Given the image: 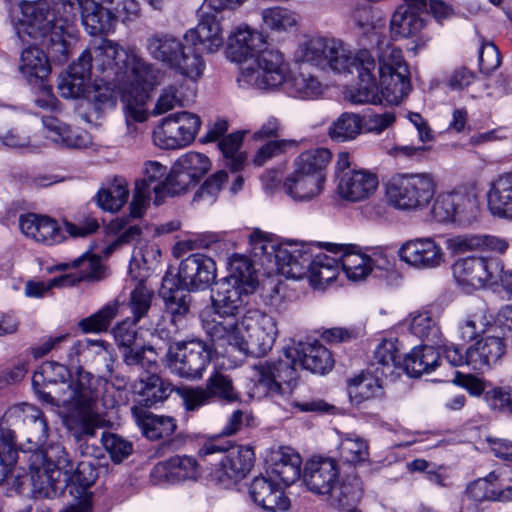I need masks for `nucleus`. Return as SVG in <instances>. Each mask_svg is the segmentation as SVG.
<instances>
[{"label":"nucleus","instance_id":"obj_64","mask_svg":"<svg viewBox=\"0 0 512 512\" xmlns=\"http://www.w3.org/2000/svg\"><path fill=\"white\" fill-rule=\"evenodd\" d=\"M361 132L362 118L354 113H343L329 129L331 139L339 142L353 140Z\"/></svg>","mask_w":512,"mask_h":512},{"label":"nucleus","instance_id":"obj_41","mask_svg":"<svg viewBox=\"0 0 512 512\" xmlns=\"http://www.w3.org/2000/svg\"><path fill=\"white\" fill-rule=\"evenodd\" d=\"M487 200L493 215L512 219V173L499 176L491 184Z\"/></svg>","mask_w":512,"mask_h":512},{"label":"nucleus","instance_id":"obj_18","mask_svg":"<svg viewBox=\"0 0 512 512\" xmlns=\"http://www.w3.org/2000/svg\"><path fill=\"white\" fill-rule=\"evenodd\" d=\"M401 261L420 270L436 269L445 263V252L434 237L406 240L398 250Z\"/></svg>","mask_w":512,"mask_h":512},{"label":"nucleus","instance_id":"obj_24","mask_svg":"<svg viewBox=\"0 0 512 512\" xmlns=\"http://www.w3.org/2000/svg\"><path fill=\"white\" fill-rule=\"evenodd\" d=\"M249 294L238 284L225 279L218 281L215 289L212 290L211 301L214 316L209 321L213 319L216 321H224L227 318L235 319V315L245 303L244 298ZM202 316L203 321L206 317L204 314Z\"/></svg>","mask_w":512,"mask_h":512},{"label":"nucleus","instance_id":"obj_34","mask_svg":"<svg viewBox=\"0 0 512 512\" xmlns=\"http://www.w3.org/2000/svg\"><path fill=\"white\" fill-rule=\"evenodd\" d=\"M29 469L32 491L36 496L55 498L64 492V475L60 470L54 469L51 464L45 466L29 461Z\"/></svg>","mask_w":512,"mask_h":512},{"label":"nucleus","instance_id":"obj_3","mask_svg":"<svg viewBox=\"0 0 512 512\" xmlns=\"http://www.w3.org/2000/svg\"><path fill=\"white\" fill-rule=\"evenodd\" d=\"M333 364L331 352L317 341L299 342L284 350V358L277 362H260L254 366V371L258 385L268 394L285 395L297 382L298 368L325 374Z\"/></svg>","mask_w":512,"mask_h":512},{"label":"nucleus","instance_id":"obj_46","mask_svg":"<svg viewBox=\"0 0 512 512\" xmlns=\"http://www.w3.org/2000/svg\"><path fill=\"white\" fill-rule=\"evenodd\" d=\"M439 361V353L432 345L414 347L403 359V368L411 377H418L423 373L433 371Z\"/></svg>","mask_w":512,"mask_h":512},{"label":"nucleus","instance_id":"obj_32","mask_svg":"<svg viewBox=\"0 0 512 512\" xmlns=\"http://www.w3.org/2000/svg\"><path fill=\"white\" fill-rule=\"evenodd\" d=\"M249 493L256 504L268 511H285L290 506L280 483L270 477H255L250 484Z\"/></svg>","mask_w":512,"mask_h":512},{"label":"nucleus","instance_id":"obj_62","mask_svg":"<svg viewBox=\"0 0 512 512\" xmlns=\"http://www.w3.org/2000/svg\"><path fill=\"white\" fill-rule=\"evenodd\" d=\"M338 449L341 459L346 463L358 465L369 459L367 440L355 433L343 434Z\"/></svg>","mask_w":512,"mask_h":512},{"label":"nucleus","instance_id":"obj_29","mask_svg":"<svg viewBox=\"0 0 512 512\" xmlns=\"http://www.w3.org/2000/svg\"><path fill=\"white\" fill-rule=\"evenodd\" d=\"M134 325L133 321H123L113 329L114 338L121 350L123 360L127 365H139L148 371H154L157 367L156 361L145 356L146 351L153 353V349L135 347L137 333Z\"/></svg>","mask_w":512,"mask_h":512},{"label":"nucleus","instance_id":"obj_58","mask_svg":"<svg viewBox=\"0 0 512 512\" xmlns=\"http://www.w3.org/2000/svg\"><path fill=\"white\" fill-rule=\"evenodd\" d=\"M408 322L410 331L415 336L432 343L440 339L438 316L432 311H415L409 315Z\"/></svg>","mask_w":512,"mask_h":512},{"label":"nucleus","instance_id":"obj_13","mask_svg":"<svg viewBox=\"0 0 512 512\" xmlns=\"http://www.w3.org/2000/svg\"><path fill=\"white\" fill-rule=\"evenodd\" d=\"M19 8L22 17L17 28L18 36L23 39V35L27 34L43 46L52 47L57 52L58 46L52 39L53 31L56 30V14L50 11L47 1H21Z\"/></svg>","mask_w":512,"mask_h":512},{"label":"nucleus","instance_id":"obj_45","mask_svg":"<svg viewBox=\"0 0 512 512\" xmlns=\"http://www.w3.org/2000/svg\"><path fill=\"white\" fill-rule=\"evenodd\" d=\"M184 44L171 34L157 33L147 38L146 48L152 58L171 68Z\"/></svg>","mask_w":512,"mask_h":512},{"label":"nucleus","instance_id":"obj_30","mask_svg":"<svg viewBox=\"0 0 512 512\" xmlns=\"http://www.w3.org/2000/svg\"><path fill=\"white\" fill-rule=\"evenodd\" d=\"M21 232L28 238L45 245H55L66 238L56 220L48 217L29 213L19 218Z\"/></svg>","mask_w":512,"mask_h":512},{"label":"nucleus","instance_id":"obj_63","mask_svg":"<svg viewBox=\"0 0 512 512\" xmlns=\"http://www.w3.org/2000/svg\"><path fill=\"white\" fill-rule=\"evenodd\" d=\"M139 394L143 397L146 406L162 402L168 398L173 388L170 383L164 382L158 375L150 373L140 380Z\"/></svg>","mask_w":512,"mask_h":512},{"label":"nucleus","instance_id":"obj_28","mask_svg":"<svg viewBox=\"0 0 512 512\" xmlns=\"http://www.w3.org/2000/svg\"><path fill=\"white\" fill-rule=\"evenodd\" d=\"M183 41L194 47L199 45L205 53H216L224 44L221 21L214 15H204L196 27L185 32Z\"/></svg>","mask_w":512,"mask_h":512},{"label":"nucleus","instance_id":"obj_51","mask_svg":"<svg viewBox=\"0 0 512 512\" xmlns=\"http://www.w3.org/2000/svg\"><path fill=\"white\" fill-rule=\"evenodd\" d=\"M224 279L242 286V289L247 293H253L258 286L256 272L251 260L240 254H234L230 258L229 275Z\"/></svg>","mask_w":512,"mask_h":512},{"label":"nucleus","instance_id":"obj_9","mask_svg":"<svg viewBox=\"0 0 512 512\" xmlns=\"http://www.w3.org/2000/svg\"><path fill=\"white\" fill-rule=\"evenodd\" d=\"M291 72V63L285 54L277 48H267L253 62L241 68L237 81L243 87L270 92L283 91Z\"/></svg>","mask_w":512,"mask_h":512},{"label":"nucleus","instance_id":"obj_23","mask_svg":"<svg viewBox=\"0 0 512 512\" xmlns=\"http://www.w3.org/2000/svg\"><path fill=\"white\" fill-rule=\"evenodd\" d=\"M266 40L262 32L247 24L235 27L228 36L226 54L232 62L243 63L255 59Z\"/></svg>","mask_w":512,"mask_h":512},{"label":"nucleus","instance_id":"obj_16","mask_svg":"<svg viewBox=\"0 0 512 512\" xmlns=\"http://www.w3.org/2000/svg\"><path fill=\"white\" fill-rule=\"evenodd\" d=\"M500 269L501 260L478 256L460 258L452 265L456 283L467 291L493 286Z\"/></svg>","mask_w":512,"mask_h":512},{"label":"nucleus","instance_id":"obj_54","mask_svg":"<svg viewBox=\"0 0 512 512\" xmlns=\"http://www.w3.org/2000/svg\"><path fill=\"white\" fill-rule=\"evenodd\" d=\"M287 80L283 92L288 95L299 99H313L322 95L324 85L318 80L317 77L310 73H294L291 72V77Z\"/></svg>","mask_w":512,"mask_h":512},{"label":"nucleus","instance_id":"obj_19","mask_svg":"<svg viewBox=\"0 0 512 512\" xmlns=\"http://www.w3.org/2000/svg\"><path fill=\"white\" fill-rule=\"evenodd\" d=\"M210 168V160L204 154L194 151L183 154L171 169L168 191L171 195L185 192L191 185H195Z\"/></svg>","mask_w":512,"mask_h":512},{"label":"nucleus","instance_id":"obj_14","mask_svg":"<svg viewBox=\"0 0 512 512\" xmlns=\"http://www.w3.org/2000/svg\"><path fill=\"white\" fill-rule=\"evenodd\" d=\"M221 452L223 455L218 467L213 472L214 479L224 487H230L242 480L254 464V452L250 447L231 446L225 449L215 443H208L201 448L203 455Z\"/></svg>","mask_w":512,"mask_h":512},{"label":"nucleus","instance_id":"obj_7","mask_svg":"<svg viewBox=\"0 0 512 512\" xmlns=\"http://www.w3.org/2000/svg\"><path fill=\"white\" fill-rule=\"evenodd\" d=\"M339 473L335 459L312 457L305 464L303 481L312 493L328 496L332 508L343 510L358 500L359 492L349 484H340Z\"/></svg>","mask_w":512,"mask_h":512},{"label":"nucleus","instance_id":"obj_1","mask_svg":"<svg viewBox=\"0 0 512 512\" xmlns=\"http://www.w3.org/2000/svg\"><path fill=\"white\" fill-rule=\"evenodd\" d=\"M298 60L337 73L354 68L359 85L347 93L353 104H399L409 93L411 85L403 52L390 43H378V63L369 50L354 55L340 40L314 36L303 41L297 49Z\"/></svg>","mask_w":512,"mask_h":512},{"label":"nucleus","instance_id":"obj_26","mask_svg":"<svg viewBox=\"0 0 512 512\" xmlns=\"http://www.w3.org/2000/svg\"><path fill=\"white\" fill-rule=\"evenodd\" d=\"M325 249L339 256L341 269L350 281L364 280L372 271L374 262L370 256L361 253L356 245L326 242Z\"/></svg>","mask_w":512,"mask_h":512},{"label":"nucleus","instance_id":"obj_10","mask_svg":"<svg viewBox=\"0 0 512 512\" xmlns=\"http://www.w3.org/2000/svg\"><path fill=\"white\" fill-rule=\"evenodd\" d=\"M83 1V27L91 36L110 32L118 21L127 24L141 16V4L138 0Z\"/></svg>","mask_w":512,"mask_h":512},{"label":"nucleus","instance_id":"obj_56","mask_svg":"<svg viewBox=\"0 0 512 512\" xmlns=\"http://www.w3.org/2000/svg\"><path fill=\"white\" fill-rule=\"evenodd\" d=\"M74 356L82 357L84 362L92 360L96 365L104 363L106 371L108 373L112 372V357L102 342H77L70 348L69 358L71 364L75 363ZM81 362V359H76V363Z\"/></svg>","mask_w":512,"mask_h":512},{"label":"nucleus","instance_id":"obj_36","mask_svg":"<svg viewBox=\"0 0 512 512\" xmlns=\"http://www.w3.org/2000/svg\"><path fill=\"white\" fill-rule=\"evenodd\" d=\"M78 10H80L81 22L83 23V0H62L53 10L56 14V30L53 31L52 39L58 46V53H65L66 51V37H70L74 33V21Z\"/></svg>","mask_w":512,"mask_h":512},{"label":"nucleus","instance_id":"obj_55","mask_svg":"<svg viewBox=\"0 0 512 512\" xmlns=\"http://www.w3.org/2000/svg\"><path fill=\"white\" fill-rule=\"evenodd\" d=\"M107 230L117 238L103 249L105 255H110L118 247L138 241L142 230L138 224L132 223L129 217H117L110 221Z\"/></svg>","mask_w":512,"mask_h":512},{"label":"nucleus","instance_id":"obj_48","mask_svg":"<svg viewBox=\"0 0 512 512\" xmlns=\"http://www.w3.org/2000/svg\"><path fill=\"white\" fill-rule=\"evenodd\" d=\"M97 477L96 469L90 462H80L76 468L72 465L71 471L64 474L65 489L69 494L86 502L87 491Z\"/></svg>","mask_w":512,"mask_h":512},{"label":"nucleus","instance_id":"obj_4","mask_svg":"<svg viewBox=\"0 0 512 512\" xmlns=\"http://www.w3.org/2000/svg\"><path fill=\"white\" fill-rule=\"evenodd\" d=\"M80 57L91 67V73L101 81L142 87L156 79L154 66L142 58L135 48H124L109 39H102Z\"/></svg>","mask_w":512,"mask_h":512},{"label":"nucleus","instance_id":"obj_33","mask_svg":"<svg viewBox=\"0 0 512 512\" xmlns=\"http://www.w3.org/2000/svg\"><path fill=\"white\" fill-rule=\"evenodd\" d=\"M42 123L46 138L60 147L82 149L91 144V138L87 132L73 129L56 117L45 116L42 118Z\"/></svg>","mask_w":512,"mask_h":512},{"label":"nucleus","instance_id":"obj_20","mask_svg":"<svg viewBox=\"0 0 512 512\" xmlns=\"http://www.w3.org/2000/svg\"><path fill=\"white\" fill-rule=\"evenodd\" d=\"M476 199L464 191L440 193L432 205L433 218L441 223L466 222L475 216Z\"/></svg>","mask_w":512,"mask_h":512},{"label":"nucleus","instance_id":"obj_22","mask_svg":"<svg viewBox=\"0 0 512 512\" xmlns=\"http://www.w3.org/2000/svg\"><path fill=\"white\" fill-rule=\"evenodd\" d=\"M177 276L184 289L205 290L215 282L216 263L204 254L195 253L181 261Z\"/></svg>","mask_w":512,"mask_h":512},{"label":"nucleus","instance_id":"obj_15","mask_svg":"<svg viewBox=\"0 0 512 512\" xmlns=\"http://www.w3.org/2000/svg\"><path fill=\"white\" fill-rule=\"evenodd\" d=\"M159 294L164 301L165 310L170 316V321L163 326H159L157 333L162 339L172 341L188 329L191 297L183 289L175 287L174 279L169 276L163 278Z\"/></svg>","mask_w":512,"mask_h":512},{"label":"nucleus","instance_id":"obj_6","mask_svg":"<svg viewBox=\"0 0 512 512\" xmlns=\"http://www.w3.org/2000/svg\"><path fill=\"white\" fill-rule=\"evenodd\" d=\"M251 254L269 276L280 274L297 277L303 273L302 264H293L295 257L307 260L305 243L296 241L279 242L272 234L254 229L249 235Z\"/></svg>","mask_w":512,"mask_h":512},{"label":"nucleus","instance_id":"obj_61","mask_svg":"<svg viewBox=\"0 0 512 512\" xmlns=\"http://www.w3.org/2000/svg\"><path fill=\"white\" fill-rule=\"evenodd\" d=\"M143 434L151 440H157L171 436L177 425L176 420L171 416L145 413L137 419Z\"/></svg>","mask_w":512,"mask_h":512},{"label":"nucleus","instance_id":"obj_40","mask_svg":"<svg viewBox=\"0 0 512 512\" xmlns=\"http://www.w3.org/2000/svg\"><path fill=\"white\" fill-rule=\"evenodd\" d=\"M326 181L317 176H310L293 171L284 181L286 194L294 201L312 200L322 194Z\"/></svg>","mask_w":512,"mask_h":512},{"label":"nucleus","instance_id":"obj_39","mask_svg":"<svg viewBox=\"0 0 512 512\" xmlns=\"http://www.w3.org/2000/svg\"><path fill=\"white\" fill-rule=\"evenodd\" d=\"M301 457L290 448H280L273 453L268 474L277 483L289 486L300 477Z\"/></svg>","mask_w":512,"mask_h":512},{"label":"nucleus","instance_id":"obj_25","mask_svg":"<svg viewBox=\"0 0 512 512\" xmlns=\"http://www.w3.org/2000/svg\"><path fill=\"white\" fill-rule=\"evenodd\" d=\"M338 195L350 202H360L372 197L378 189L379 180L368 170H349L337 176Z\"/></svg>","mask_w":512,"mask_h":512},{"label":"nucleus","instance_id":"obj_37","mask_svg":"<svg viewBox=\"0 0 512 512\" xmlns=\"http://www.w3.org/2000/svg\"><path fill=\"white\" fill-rule=\"evenodd\" d=\"M445 359L452 366L458 367L467 365L472 370L484 373L496 364L494 360L484 355L480 349L478 340L468 346L465 351L455 344L445 345L442 351Z\"/></svg>","mask_w":512,"mask_h":512},{"label":"nucleus","instance_id":"obj_21","mask_svg":"<svg viewBox=\"0 0 512 512\" xmlns=\"http://www.w3.org/2000/svg\"><path fill=\"white\" fill-rule=\"evenodd\" d=\"M307 260L303 261L302 257H295L293 264H302L303 273L300 276L292 277L293 279H302L307 277L310 284L315 288H323L326 284L334 281L340 270L339 256L334 254L327 255L325 253H313V247L305 243Z\"/></svg>","mask_w":512,"mask_h":512},{"label":"nucleus","instance_id":"obj_52","mask_svg":"<svg viewBox=\"0 0 512 512\" xmlns=\"http://www.w3.org/2000/svg\"><path fill=\"white\" fill-rule=\"evenodd\" d=\"M206 64L203 57L195 51V47L185 43L171 66L182 76L193 82L192 85L203 76Z\"/></svg>","mask_w":512,"mask_h":512},{"label":"nucleus","instance_id":"obj_44","mask_svg":"<svg viewBox=\"0 0 512 512\" xmlns=\"http://www.w3.org/2000/svg\"><path fill=\"white\" fill-rule=\"evenodd\" d=\"M157 78L151 84L136 87L133 84L123 85L122 101L126 121L142 123L146 121L148 114L146 109L147 89L154 86Z\"/></svg>","mask_w":512,"mask_h":512},{"label":"nucleus","instance_id":"obj_38","mask_svg":"<svg viewBox=\"0 0 512 512\" xmlns=\"http://www.w3.org/2000/svg\"><path fill=\"white\" fill-rule=\"evenodd\" d=\"M92 75L91 67L79 56L66 73L59 76L58 90L61 96L67 99L84 97Z\"/></svg>","mask_w":512,"mask_h":512},{"label":"nucleus","instance_id":"obj_57","mask_svg":"<svg viewBox=\"0 0 512 512\" xmlns=\"http://www.w3.org/2000/svg\"><path fill=\"white\" fill-rule=\"evenodd\" d=\"M383 394L379 377L369 372L361 373L349 381V397L355 404H360Z\"/></svg>","mask_w":512,"mask_h":512},{"label":"nucleus","instance_id":"obj_5","mask_svg":"<svg viewBox=\"0 0 512 512\" xmlns=\"http://www.w3.org/2000/svg\"><path fill=\"white\" fill-rule=\"evenodd\" d=\"M203 328L212 341L227 342L243 354L266 355L272 348L278 329L276 320L260 310H248L241 318L224 321L203 320Z\"/></svg>","mask_w":512,"mask_h":512},{"label":"nucleus","instance_id":"obj_27","mask_svg":"<svg viewBox=\"0 0 512 512\" xmlns=\"http://www.w3.org/2000/svg\"><path fill=\"white\" fill-rule=\"evenodd\" d=\"M17 458L15 433L0 422V484L6 481L19 490L27 475L22 467L16 465Z\"/></svg>","mask_w":512,"mask_h":512},{"label":"nucleus","instance_id":"obj_47","mask_svg":"<svg viewBox=\"0 0 512 512\" xmlns=\"http://www.w3.org/2000/svg\"><path fill=\"white\" fill-rule=\"evenodd\" d=\"M20 72L32 84L43 81L50 73L47 56L37 47H28L21 53Z\"/></svg>","mask_w":512,"mask_h":512},{"label":"nucleus","instance_id":"obj_17","mask_svg":"<svg viewBox=\"0 0 512 512\" xmlns=\"http://www.w3.org/2000/svg\"><path fill=\"white\" fill-rule=\"evenodd\" d=\"M26 442L28 450L34 452L43 448L48 439V423L43 412L34 405L23 403L11 407L5 414Z\"/></svg>","mask_w":512,"mask_h":512},{"label":"nucleus","instance_id":"obj_42","mask_svg":"<svg viewBox=\"0 0 512 512\" xmlns=\"http://www.w3.org/2000/svg\"><path fill=\"white\" fill-rule=\"evenodd\" d=\"M136 265L137 256L133 255L129 266V273L133 279H139V282L130 293L128 302V307L133 316V324H137L148 314L153 299V291L149 289L144 283L145 275L141 272L135 273Z\"/></svg>","mask_w":512,"mask_h":512},{"label":"nucleus","instance_id":"obj_2","mask_svg":"<svg viewBox=\"0 0 512 512\" xmlns=\"http://www.w3.org/2000/svg\"><path fill=\"white\" fill-rule=\"evenodd\" d=\"M32 384L41 400L70 409L63 423L77 441L93 437L102 426L101 381L91 373L78 368L73 376L65 365L45 362L34 373Z\"/></svg>","mask_w":512,"mask_h":512},{"label":"nucleus","instance_id":"obj_31","mask_svg":"<svg viewBox=\"0 0 512 512\" xmlns=\"http://www.w3.org/2000/svg\"><path fill=\"white\" fill-rule=\"evenodd\" d=\"M199 476L200 467L196 459L190 456L172 457L156 464L151 471V477L155 484L196 480Z\"/></svg>","mask_w":512,"mask_h":512},{"label":"nucleus","instance_id":"obj_35","mask_svg":"<svg viewBox=\"0 0 512 512\" xmlns=\"http://www.w3.org/2000/svg\"><path fill=\"white\" fill-rule=\"evenodd\" d=\"M195 97V85H191L187 80L176 81L161 90L151 114L159 116L177 107L188 106Z\"/></svg>","mask_w":512,"mask_h":512},{"label":"nucleus","instance_id":"obj_8","mask_svg":"<svg viewBox=\"0 0 512 512\" xmlns=\"http://www.w3.org/2000/svg\"><path fill=\"white\" fill-rule=\"evenodd\" d=\"M437 181L432 173H400L386 184V198L395 209L417 212L426 209L435 197Z\"/></svg>","mask_w":512,"mask_h":512},{"label":"nucleus","instance_id":"obj_12","mask_svg":"<svg viewBox=\"0 0 512 512\" xmlns=\"http://www.w3.org/2000/svg\"><path fill=\"white\" fill-rule=\"evenodd\" d=\"M201 127L197 114L182 111L163 118L153 131V142L161 149H179L191 144Z\"/></svg>","mask_w":512,"mask_h":512},{"label":"nucleus","instance_id":"obj_11","mask_svg":"<svg viewBox=\"0 0 512 512\" xmlns=\"http://www.w3.org/2000/svg\"><path fill=\"white\" fill-rule=\"evenodd\" d=\"M211 352L200 340L174 341L165 355V365L172 374L187 380H199L210 363Z\"/></svg>","mask_w":512,"mask_h":512},{"label":"nucleus","instance_id":"obj_60","mask_svg":"<svg viewBox=\"0 0 512 512\" xmlns=\"http://www.w3.org/2000/svg\"><path fill=\"white\" fill-rule=\"evenodd\" d=\"M129 190L124 179H114L97 193L98 206L109 212H117L126 203Z\"/></svg>","mask_w":512,"mask_h":512},{"label":"nucleus","instance_id":"obj_49","mask_svg":"<svg viewBox=\"0 0 512 512\" xmlns=\"http://www.w3.org/2000/svg\"><path fill=\"white\" fill-rule=\"evenodd\" d=\"M331 160V152L326 148H316L302 152L294 162V171L317 176L326 181V168Z\"/></svg>","mask_w":512,"mask_h":512},{"label":"nucleus","instance_id":"obj_50","mask_svg":"<svg viewBox=\"0 0 512 512\" xmlns=\"http://www.w3.org/2000/svg\"><path fill=\"white\" fill-rule=\"evenodd\" d=\"M426 26V21L409 7L400 5L390 21L391 34L399 38H408L419 34Z\"/></svg>","mask_w":512,"mask_h":512},{"label":"nucleus","instance_id":"obj_43","mask_svg":"<svg viewBox=\"0 0 512 512\" xmlns=\"http://www.w3.org/2000/svg\"><path fill=\"white\" fill-rule=\"evenodd\" d=\"M262 28L274 34H287L297 29L300 16L286 7H267L260 12Z\"/></svg>","mask_w":512,"mask_h":512},{"label":"nucleus","instance_id":"obj_53","mask_svg":"<svg viewBox=\"0 0 512 512\" xmlns=\"http://www.w3.org/2000/svg\"><path fill=\"white\" fill-rule=\"evenodd\" d=\"M496 479L495 471L490 472L483 478H478L469 482L465 488V496L474 503L489 502H510L512 501V489H507L504 493H496L489 488L488 482Z\"/></svg>","mask_w":512,"mask_h":512},{"label":"nucleus","instance_id":"obj_59","mask_svg":"<svg viewBox=\"0 0 512 512\" xmlns=\"http://www.w3.org/2000/svg\"><path fill=\"white\" fill-rule=\"evenodd\" d=\"M28 461H33L35 464H44L45 466L51 464L54 469L60 470L63 475L69 473L73 465L65 448L57 443L34 451L29 456Z\"/></svg>","mask_w":512,"mask_h":512}]
</instances>
